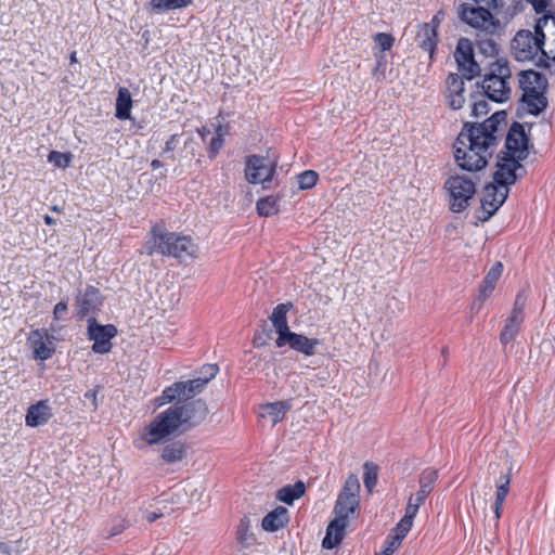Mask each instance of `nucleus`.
<instances>
[{
  "label": "nucleus",
  "mask_w": 555,
  "mask_h": 555,
  "mask_svg": "<svg viewBox=\"0 0 555 555\" xmlns=\"http://www.w3.org/2000/svg\"><path fill=\"white\" fill-rule=\"evenodd\" d=\"M505 111L494 113L481 124L464 125L454 144V158L460 168L467 171L483 169L498 145L499 127L506 124Z\"/></svg>",
  "instance_id": "nucleus-1"
},
{
  "label": "nucleus",
  "mask_w": 555,
  "mask_h": 555,
  "mask_svg": "<svg viewBox=\"0 0 555 555\" xmlns=\"http://www.w3.org/2000/svg\"><path fill=\"white\" fill-rule=\"evenodd\" d=\"M208 406L202 399L190 402H177L160 412L146 426L141 439L147 446L159 444L171 437L199 425L208 415Z\"/></svg>",
  "instance_id": "nucleus-2"
},
{
  "label": "nucleus",
  "mask_w": 555,
  "mask_h": 555,
  "mask_svg": "<svg viewBox=\"0 0 555 555\" xmlns=\"http://www.w3.org/2000/svg\"><path fill=\"white\" fill-rule=\"evenodd\" d=\"M461 21L477 30V46L486 55H494L498 52L496 43L492 36L500 28V21L493 14L481 5H472L462 3L459 10Z\"/></svg>",
  "instance_id": "nucleus-3"
},
{
  "label": "nucleus",
  "mask_w": 555,
  "mask_h": 555,
  "mask_svg": "<svg viewBox=\"0 0 555 555\" xmlns=\"http://www.w3.org/2000/svg\"><path fill=\"white\" fill-rule=\"evenodd\" d=\"M546 33L539 31L537 25L533 33L528 29H521L512 40V53L519 62L532 61L539 57L538 65L546 64L547 51L543 48Z\"/></svg>",
  "instance_id": "nucleus-4"
},
{
  "label": "nucleus",
  "mask_w": 555,
  "mask_h": 555,
  "mask_svg": "<svg viewBox=\"0 0 555 555\" xmlns=\"http://www.w3.org/2000/svg\"><path fill=\"white\" fill-rule=\"evenodd\" d=\"M512 74L507 62L496 61L491 64L489 73L482 81V90L494 102H505L511 95Z\"/></svg>",
  "instance_id": "nucleus-5"
},
{
  "label": "nucleus",
  "mask_w": 555,
  "mask_h": 555,
  "mask_svg": "<svg viewBox=\"0 0 555 555\" xmlns=\"http://www.w3.org/2000/svg\"><path fill=\"white\" fill-rule=\"evenodd\" d=\"M448 192L449 208L452 212L464 211L474 198L476 193L475 182L465 176H451L444 182Z\"/></svg>",
  "instance_id": "nucleus-6"
},
{
  "label": "nucleus",
  "mask_w": 555,
  "mask_h": 555,
  "mask_svg": "<svg viewBox=\"0 0 555 555\" xmlns=\"http://www.w3.org/2000/svg\"><path fill=\"white\" fill-rule=\"evenodd\" d=\"M197 249V245L190 236L166 231L160 236L159 253L162 255L185 260L195 257Z\"/></svg>",
  "instance_id": "nucleus-7"
},
{
  "label": "nucleus",
  "mask_w": 555,
  "mask_h": 555,
  "mask_svg": "<svg viewBox=\"0 0 555 555\" xmlns=\"http://www.w3.org/2000/svg\"><path fill=\"white\" fill-rule=\"evenodd\" d=\"M359 492L360 482L358 477L356 475L348 476L334 507L335 517L348 520L349 515L353 514L359 507Z\"/></svg>",
  "instance_id": "nucleus-8"
},
{
  "label": "nucleus",
  "mask_w": 555,
  "mask_h": 555,
  "mask_svg": "<svg viewBox=\"0 0 555 555\" xmlns=\"http://www.w3.org/2000/svg\"><path fill=\"white\" fill-rule=\"evenodd\" d=\"M276 163L259 155L246 159L245 178L253 184L270 182L275 172Z\"/></svg>",
  "instance_id": "nucleus-9"
},
{
  "label": "nucleus",
  "mask_w": 555,
  "mask_h": 555,
  "mask_svg": "<svg viewBox=\"0 0 555 555\" xmlns=\"http://www.w3.org/2000/svg\"><path fill=\"white\" fill-rule=\"evenodd\" d=\"M89 339L93 340L92 350L95 353H107L112 349V338L117 335V328L113 324L101 325L94 317L88 319Z\"/></svg>",
  "instance_id": "nucleus-10"
},
{
  "label": "nucleus",
  "mask_w": 555,
  "mask_h": 555,
  "mask_svg": "<svg viewBox=\"0 0 555 555\" xmlns=\"http://www.w3.org/2000/svg\"><path fill=\"white\" fill-rule=\"evenodd\" d=\"M454 57L459 65V70L466 79L472 80L480 74V66L474 59L472 40L467 38L459 39Z\"/></svg>",
  "instance_id": "nucleus-11"
},
{
  "label": "nucleus",
  "mask_w": 555,
  "mask_h": 555,
  "mask_svg": "<svg viewBox=\"0 0 555 555\" xmlns=\"http://www.w3.org/2000/svg\"><path fill=\"white\" fill-rule=\"evenodd\" d=\"M508 196V189L499 186L495 182L485 186L483 196L481 198V214L478 219L481 221L489 220L495 211L504 204Z\"/></svg>",
  "instance_id": "nucleus-12"
},
{
  "label": "nucleus",
  "mask_w": 555,
  "mask_h": 555,
  "mask_svg": "<svg viewBox=\"0 0 555 555\" xmlns=\"http://www.w3.org/2000/svg\"><path fill=\"white\" fill-rule=\"evenodd\" d=\"M528 143L529 139L525 133L522 125L519 122H514L506 135V152H501L500 155L525 160L528 157Z\"/></svg>",
  "instance_id": "nucleus-13"
},
{
  "label": "nucleus",
  "mask_w": 555,
  "mask_h": 555,
  "mask_svg": "<svg viewBox=\"0 0 555 555\" xmlns=\"http://www.w3.org/2000/svg\"><path fill=\"white\" fill-rule=\"evenodd\" d=\"M515 157L504 155L498 156L496 171L493 173V181L501 188L508 189L518 179V170H524L520 162Z\"/></svg>",
  "instance_id": "nucleus-14"
},
{
  "label": "nucleus",
  "mask_w": 555,
  "mask_h": 555,
  "mask_svg": "<svg viewBox=\"0 0 555 555\" xmlns=\"http://www.w3.org/2000/svg\"><path fill=\"white\" fill-rule=\"evenodd\" d=\"M103 296L99 288L87 285L83 291H79L76 297V308L79 318L93 317L103 305Z\"/></svg>",
  "instance_id": "nucleus-15"
},
{
  "label": "nucleus",
  "mask_w": 555,
  "mask_h": 555,
  "mask_svg": "<svg viewBox=\"0 0 555 555\" xmlns=\"http://www.w3.org/2000/svg\"><path fill=\"white\" fill-rule=\"evenodd\" d=\"M52 415V408L48 400H40L28 408L25 423L29 427H38L47 424Z\"/></svg>",
  "instance_id": "nucleus-16"
},
{
  "label": "nucleus",
  "mask_w": 555,
  "mask_h": 555,
  "mask_svg": "<svg viewBox=\"0 0 555 555\" xmlns=\"http://www.w3.org/2000/svg\"><path fill=\"white\" fill-rule=\"evenodd\" d=\"M438 15L433 18V24H423L416 35L417 46L426 52L433 55L437 46V26Z\"/></svg>",
  "instance_id": "nucleus-17"
},
{
  "label": "nucleus",
  "mask_w": 555,
  "mask_h": 555,
  "mask_svg": "<svg viewBox=\"0 0 555 555\" xmlns=\"http://www.w3.org/2000/svg\"><path fill=\"white\" fill-rule=\"evenodd\" d=\"M464 81L457 74H450L447 78V99L449 106L452 109H460L463 107L465 98Z\"/></svg>",
  "instance_id": "nucleus-18"
},
{
  "label": "nucleus",
  "mask_w": 555,
  "mask_h": 555,
  "mask_svg": "<svg viewBox=\"0 0 555 555\" xmlns=\"http://www.w3.org/2000/svg\"><path fill=\"white\" fill-rule=\"evenodd\" d=\"M464 81L457 74H450L447 78V99L449 106L452 109H460L463 107L465 98Z\"/></svg>",
  "instance_id": "nucleus-19"
},
{
  "label": "nucleus",
  "mask_w": 555,
  "mask_h": 555,
  "mask_svg": "<svg viewBox=\"0 0 555 555\" xmlns=\"http://www.w3.org/2000/svg\"><path fill=\"white\" fill-rule=\"evenodd\" d=\"M519 87L522 93L546 90L547 80L544 75L534 70H524L519 74Z\"/></svg>",
  "instance_id": "nucleus-20"
},
{
  "label": "nucleus",
  "mask_w": 555,
  "mask_h": 555,
  "mask_svg": "<svg viewBox=\"0 0 555 555\" xmlns=\"http://www.w3.org/2000/svg\"><path fill=\"white\" fill-rule=\"evenodd\" d=\"M346 527L347 520L335 517L326 528L322 546L326 550H332L339 545L344 538Z\"/></svg>",
  "instance_id": "nucleus-21"
},
{
  "label": "nucleus",
  "mask_w": 555,
  "mask_h": 555,
  "mask_svg": "<svg viewBox=\"0 0 555 555\" xmlns=\"http://www.w3.org/2000/svg\"><path fill=\"white\" fill-rule=\"evenodd\" d=\"M195 395L184 382H177L164 389L162 393V403H169L175 400L177 402H190Z\"/></svg>",
  "instance_id": "nucleus-22"
},
{
  "label": "nucleus",
  "mask_w": 555,
  "mask_h": 555,
  "mask_svg": "<svg viewBox=\"0 0 555 555\" xmlns=\"http://www.w3.org/2000/svg\"><path fill=\"white\" fill-rule=\"evenodd\" d=\"M503 271V264L501 262H495L491 269L488 271L485 276L481 285H480V295L477 300L479 301L478 309L481 308L483 301L492 294L498 280L500 279Z\"/></svg>",
  "instance_id": "nucleus-23"
},
{
  "label": "nucleus",
  "mask_w": 555,
  "mask_h": 555,
  "mask_svg": "<svg viewBox=\"0 0 555 555\" xmlns=\"http://www.w3.org/2000/svg\"><path fill=\"white\" fill-rule=\"evenodd\" d=\"M289 520L288 511L286 507L278 506L268 513L262 519V528L266 531L274 532L283 528Z\"/></svg>",
  "instance_id": "nucleus-24"
},
{
  "label": "nucleus",
  "mask_w": 555,
  "mask_h": 555,
  "mask_svg": "<svg viewBox=\"0 0 555 555\" xmlns=\"http://www.w3.org/2000/svg\"><path fill=\"white\" fill-rule=\"evenodd\" d=\"M44 335L42 331L35 330L31 331L28 336V343L30 344L33 351H34V358L36 360H48L51 358L53 349L48 346V344L44 340Z\"/></svg>",
  "instance_id": "nucleus-25"
},
{
  "label": "nucleus",
  "mask_w": 555,
  "mask_h": 555,
  "mask_svg": "<svg viewBox=\"0 0 555 555\" xmlns=\"http://www.w3.org/2000/svg\"><path fill=\"white\" fill-rule=\"evenodd\" d=\"M292 400L267 403L262 405V412L260 413V416L269 417L272 422V425H275L285 417V414L292 409Z\"/></svg>",
  "instance_id": "nucleus-26"
},
{
  "label": "nucleus",
  "mask_w": 555,
  "mask_h": 555,
  "mask_svg": "<svg viewBox=\"0 0 555 555\" xmlns=\"http://www.w3.org/2000/svg\"><path fill=\"white\" fill-rule=\"evenodd\" d=\"M545 90H539L531 93H522L521 102L528 113L539 115L547 106V99L544 95Z\"/></svg>",
  "instance_id": "nucleus-27"
},
{
  "label": "nucleus",
  "mask_w": 555,
  "mask_h": 555,
  "mask_svg": "<svg viewBox=\"0 0 555 555\" xmlns=\"http://www.w3.org/2000/svg\"><path fill=\"white\" fill-rule=\"evenodd\" d=\"M305 482L298 480L294 485H286L280 488L275 493V498L287 505H292L294 501L300 499L305 494Z\"/></svg>",
  "instance_id": "nucleus-28"
},
{
  "label": "nucleus",
  "mask_w": 555,
  "mask_h": 555,
  "mask_svg": "<svg viewBox=\"0 0 555 555\" xmlns=\"http://www.w3.org/2000/svg\"><path fill=\"white\" fill-rule=\"evenodd\" d=\"M186 455V446L181 441L166 444L160 452L162 460L167 464L181 462Z\"/></svg>",
  "instance_id": "nucleus-29"
},
{
  "label": "nucleus",
  "mask_w": 555,
  "mask_h": 555,
  "mask_svg": "<svg viewBox=\"0 0 555 555\" xmlns=\"http://www.w3.org/2000/svg\"><path fill=\"white\" fill-rule=\"evenodd\" d=\"M319 345L320 340L317 338H308L307 336L297 333H294L292 336L291 348L308 357L315 353V349Z\"/></svg>",
  "instance_id": "nucleus-30"
},
{
  "label": "nucleus",
  "mask_w": 555,
  "mask_h": 555,
  "mask_svg": "<svg viewBox=\"0 0 555 555\" xmlns=\"http://www.w3.org/2000/svg\"><path fill=\"white\" fill-rule=\"evenodd\" d=\"M131 107H132V99H131L130 91L125 87L119 88L117 100H116L115 116L121 120L129 119Z\"/></svg>",
  "instance_id": "nucleus-31"
},
{
  "label": "nucleus",
  "mask_w": 555,
  "mask_h": 555,
  "mask_svg": "<svg viewBox=\"0 0 555 555\" xmlns=\"http://www.w3.org/2000/svg\"><path fill=\"white\" fill-rule=\"evenodd\" d=\"M291 309H293L292 302L280 304L273 309L270 320L275 330L286 331L289 328L286 315Z\"/></svg>",
  "instance_id": "nucleus-32"
},
{
  "label": "nucleus",
  "mask_w": 555,
  "mask_h": 555,
  "mask_svg": "<svg viewBox=\"0 0 555 555\" xmlns=\"http://www.w3.org/2000/svg\"><path fill=\"white\" fill-rule=\"evenodd\" d=\"M418 512V504H414V495H411L408 501L405 514L403 518L398 522L397 530L401 532H409L413 525V519Z\"/></svg>",
  "instance_id": "nucleus-33"
},
{
  "label": "nucleus",
  "mask_w": 555,
  "mask_h": 555,
  "mask_svg": "<svg viewBox=\"0 0 555 555\" xmlns=\"http://www.w3.org/2000/svg\"><path fill=\"white\" fill-rule=\"evenodd\" d=\"M522 321L524 320L512 315L506 320L504 328L500 335V340L503 345H507L508 343L514 340V338L519 332Z\"/></svg>",
  "instance_id": "nucleus-34"
},
{
  "label": "nucleus",
  "mask_w": 555,
  "mask_h": 555,
  "mask_svg": "<svg viewBox=\"0 0 555 555\" xmlns=\"http://www.w3.org/2000/svg\"><path fill=\"white\" fill-rule=\"evenodd\" d=\"M257 211L260 216L270 217L279 211V202L273 196L260 198L257 202Z\"/></svg>",
  "instance_id": "nucleus-35"
},
{
  "label": "nucleus",
  "mask_w": 555,
  "mask_h": 555,
  "mask_svg": "<svg viewBox=\"0 0 555 555\" xmlns=\"http://www.w3.org/2000/svg\"><path fill=\"white\" fill-rule=\"evenodd\" d=\"M408 532H401L395 528V534L389 535L385 541L384 550L376 555H392L401 545L402 540L405 538Z\"/></svg>",
  "instance_id": "nucleus-36"
},
{
  "label": "nucleus",
  "mask_w": 555,
  "mask_h": 555,
  "mask_svg": "<svg viewBox=\"0 0 555 555\" xmlns=\"http://www.w3.org/2000/svg\"><path fill=\"white\" fill-rule=\"evenodd\" d=\"M363 483L369 492H372L374 487L377 485L378 467L372 462H365L363 465Z\"/></svg>",
  "instance_id": "nucleus-37"
},
{
  "label": "nucleus",
  "mask_w": 555,
  "mask_h": 555,
  "mask_svg": "<svg viewBox=\"0 0 555 555\" xmlns=\"http://www.w3.org/2000/svg\"><path fill=\"white\" fill-rule=\"evenodd\" d=\"M163 234H165V231L160 227L154 225L151 230V238L143 247L142 253L149 256L153 255L155 251L159 253L160 236H163Z\"/></svg>",
  "instance_id": "nucleus-38"
},
{
  "label": "nucleus",
  "mask_w": 555,
  "mask_h": 555,
  "mask_svg": "<svg viewBox=\"0 0 555 555\" xmlns=\"http://www.w3.org/2000/svg\"><path fill=\"white\" fill-rule=\"evenodd\" d=\"M192 0H152L151 7L159 12L185 8Z\"/></svg>",
  "instance_id": "nucleus-39"
},
{
  "label": "nucleus",
  "mask_w": 555,
  "mask_h": 555,
  "mask_svg": "<svg viewBox=\"0 0 555 555\" xmlns=\"http://www.w3.org/2000/svg\"><path fill=\"white\" fill-rule=\"evenodd\" d=\"M237 541L244 546H250L255 542L254 534L249 531V519L243 517L237 528Z\"/></svg>",
  "instance_id": "nucleus-40"
},
{
  "label": "nucleus",
  "mask_w": 555,
  "mask_h": 555,
  "mask_svg": "<svg viewBox=\"0 0 555 555\" xmlns=\"http://www.w3.org/2000/svg\"><path fill=\"white\" fill-rule=\"evenodd\" d=\"M438 479V472L433 468L423 470L420 476V488L431 492Z\"/></svg>",
  "instance_id": "nucleus-41"
},
{
  "label": "nucleus",
  "mask_w": 555,
  "mask_h": 555,
  "mask_svg": "<svg viewBox=\"0 0 555 555\" xmlns=\"http://www.w3.org/2000/svg\"><path fill=\"white\" fill-rule=\"evenodd\" d=\"M318 179L319 175L314 170H306L297 176L298 188L309 190L317 184Z\"/></svg>",
  "instance_id": "nucleus-42"
},
{
  "label": "nucleus",
  "mask_w": 555,
  "mask_h": 555,
  "mask_svg": "<svg viewBox=\"0 0 555 555\" xmlns=\"http://www.w3.org/2000/svg\"><path fill=\"white\" fill-rule=\"evenodd\" d=\"M509 476L504 475L500 478L498 485H496V494H495V502L498 505H503L507 494H508V488H509Z\"/></svg>",
  "instance_id": "nucleus-43"
},
{
  "label": "nucleus",
  "mask_w": 555,
  "mask_h": 555,
  "mask_svg": "<svg viewBox=\"0 0 555 555\" xmlns=\"http://www.w3.org/2000/svg\"><path fill=\"white\" fill-rule=\"evenodd\" d=\"M375 43L380 48V53L391 49L393 44V37L386 33H378L374 36Z\"/></svg>",
  "instance_id": "nucleus-44"
},
{
  "label": "nucleus",
  "mask_w": 555,
  "mask_h": 555,
  "mask_svg": "<svg viewBox=\"0 0 555 555\" xmlns=\"http://www.w3.org/2000/svg\"><path fill=\"white\" fill-rule=\"evenodd\" d=\"M48 160L54 164L55 167L66 168L69 165L70 158L64 153L52 151L48 156Z\"/></svg>",
  "instance_id": "nucleus-45"
},
{
  "label": "nucleus",
  "mask_w": 555,
  "mask_h": 555,
  "mask_svg": "<svg viewBox=\"0 0 555 555\" xmlns=\"http://www.w3.org/2000/svg\"><path fill=\"white\" fill-rule=\"evenodd\" d=\"M525 306H526V297L524 296L522 293H519L516 296V299H515V302H514V307H513V311H512L511 315L524 320V309H525Z\"/></svg>",
  "instance_id": "nucleus-46"
},
{
  "label": "nucleus",
  "mask_w": 555,
  "mask_h": 555,
  "mask_svg": "<svg viewBox=\"0 0 555 555\" xmlns=\"http://www.w3.org/2000/svg\"><path fill=\"white\" fill-rule=\"evenodd\" d=\"M276 333L279 334V337L276 338V346L278 347H283L284 345H288L291 347V343H292V336L294 335V332H292L289 328H287L286 331L284 330H275Z\"/></svg>",
  "instance_id": "nucleus-47"
},
{
  "label": "nucleus",
  "mask_w": 555,
  "mask_h": 555,
  "mask_svg": "<svg viewBox=\"0 0 555 555\" xmlns=\"http://www.w3.org/2000/svg\"><path fill=\"white\" fill-rule=\"evenodd\" d=\"M223 138H222V134H218L217 137L212 138L210 143H209V147H208V151H209V156L212 158L217 155V153L220 151V149L222 147L223 145Z\"/></svg>",
  "instance_id": "nucleus-48"
},
{
  "label": "nucleus",
  "mask_w": 555,
  "mask_h": 555,
  "mask_svg": "<svg viewBox=\"0 0 555 555\" xmlns=\"http://www.w3.org/2000/svg\"><path fill=\"white\" fill-rule=\"evenodd\" d=\"M489 112L488 103L485 100L476 101L473 104L472 115L479 117L486 115Z\"/></svg>",
  "instance_id": "nucleus-49"
},
{
  "label": "nucleus",
  "mask_w": 555,
  "mask_h": 555,
  "mask_svg": "<svg viewBox=\"0 0 555 555\" xmlns=\"http://www.w3.org/2000/svg\"><path fill=\"white\" fill-rule=\"evenodd\" d=\"M184 383L186 384L188 387L191 388V390H193V393L196 395L199 393L207 385V379H201V377H197L194 379L186 380Z\"/></svg>",
  "instance_id": "nucleus-50"
},
{
  "label": "nucleus",
  "mask_w": 555,
  "mask_h": 555,
  "mask_svg": "<svg viewBox=\"0 0 555 555\" xmlns=\"http://www.w3.org/2000/svg\"><path fill=\"white\" fill-rule=\"evenodd\" d=\"M219 369L216 364H207L205 366H203L202 369V375L203 376H199L201 379H207V383L212 379L217 373H218Z\"/></svg>",
  "instance_id": "nucleus-51"
},
{
  "label": "nucleus",
  "mask_w": 555,
  "mask_h": 555,
  "mask_svg": "<svg viewBox=\"0 0 555 555\" xmlns=\"http://www.w3.org/2000/svg\"><path fill=\"white\" fill-rule=\"evenodd\" d=\"M178 134H172L165 143L163 154L171 153L177 149L178 145Z\"/></svg>",
  "instance_id": "nucleus-52"
},
{
  "label": "nucleus",
  "mask_w": 555,
  "mask_h": 555,
  "mask_svg": "<svg viewBox=\"0 0 555 555\" xmlns=\"http://www.w3.org/2000/svg\"><path fill=\"white\" fill-rule=\"evenodd\" d=\"M66 312H67V302L60 301L55 305L53 314L56 320H60L63 317V314H65Z\"/></svg>",
  "instance_id": "nucleus-53"
},
{
  "label": "nucleus",
  "mask_w": 555,
  "mask_h": 555,
  "mask_svg": "<svg viewBox=\"0 0 555 555\" xmlns=\"http://www.w3.org/2000/svg\"><path fill=\"white\" fill-rule=\"evenodd\" d=\"M527 2L531 3L534 10L540 13L544 12L545 9L548 5L550 0H526Z\"/></svg>",
  "instance_id": "nucleus-54"
},
{
  "label": "nucleus",
  "mask_w": 555,
  "mask_h": 555,
  "mask_svg": "<svg viewBox=\"0 0 555 555\" xmlns=\"http://www.w3.org/2000/svg\"><path fill=\"white\" fill-rule=\"evenodd\" d=\"M376 57H377V65L373 72V75L377 80H380L385 77L384 70H380L383 55L382 54L376 55Z\"/></svg>",
  "instance_id": "nucleus-55"
},
{
  "label": "nucleus",
  "mask_w": 555,
  "mask_h": 555,
  "mask_svg": "<svg viewBox=\"0 0 555 555\" xmlns=\"http://www.w3.org/2000/svg\"><path fill=\"white\" fill-rule=\"evenodd\" d=\"M145 518L149 522H154L155 520L162 518L165 516V513L159 511V512H149L146 511L145 513Z\"/></svg>",
  "instance_id": "nucleus-56"
},
{
  "label": "nucleus",
  "mask_w": 555,
  "mask_h": 555,
  "mask_svg": "<svg viewBox=\"0 0 555 555\" xmlns=\"http://www.w3.org/2000/svg\"><path fill=\"white\" fill-rule=\"evenodd\" d=\"M429 493L430 492H428L427 490L420 488V490L417 491V493L414 496V501H418V503H424L425 500L427 499V496L429 495Z\"/></svg>",
  "instance_id": "nucleus-57"
},
{
  "label": "nucleus",
  "mask_w": 555,
  "mask_h": 555,
  "mask_svg": "<svg viewBox=\"0 0 555 555\" xmlns=\"http://www.w3.org/2000/svg\"><path fill=\"white\" fill-rule=\"evenodd\" d=\"M96 396H98V390L94 389V390H89L85 393V397L87 399H90L92 401V404L94 406V409L98 408V401H96Z\"/></svg>",
  "instance_id": "nucleus-58"
},
{
  "label": "nucleus",
  "mask_w": 555,
  "mask_h": 555,
  "mask_svg": "<svg viewBox=\"0 0 555 555\" xmlns=\"http://www.w3.org/2000/svg\"><path fill=\"white\" fill-rule=\"evenodd\" d=\"M477 4H485L488 8H496V0H474Z\"/></svg>",
  "instance_id": "nucleus-59"
},
{
  "label": "nucleus",
  "mask_w": 555,
  "mask_h": 555,
  "mask_svg": "<svg viewBox=\"0 0 555 555\" xmlns=\"http://www.w3.org/2000/svg\"><path fill=\"white\" fill-rule=\"evenodd\" d=\"M493 509H494L495 520L498 522L501 517V514H502L503 505H498V503H494Z\"/></svg>",
  "instance_id": "nucleus-60"
},
{
  "label": "nucleus",
  "mask_w": 555,
  "mask_h": 555,
  "mask_svg": "<svg viewBox=\"0 0 555 555\" xmlns=\"http://www.w3.org/2000/svg\"><path fill=\"white\" fill-rule=\"evenodd\" d=\"M151 167L153 169L159 168V167H162V162L158 160V159H153L152 163H151Z\"/></svg>",
  "instance_id": "nucleus-61"
},
{
  "label": "nucleus",
  "mask_w": 555,
  "mask_h": 555,
  "mask_svg": "<svg viewBox=\"0 0 555 555\" xmlns=\"http://www.w3.org/2000/svg\"><path fill=\"white\" fill-rule=\"evenodd\" d=\"M124 528L125 527L122 525H120L119 527H115V529L111 532V535H116V534L122 532Z\"/></svg>",
  "instance_id": "nucleus-62"
},
{
  "label": "nucleus",
  "mask_w": 555,
  "mask_h": 555,
  "mask_svg": "<svg viewBox=\"0 0 555 555\" xmlns=\"http://www.w3.org/2000/svg\"><path fill=\"white\" fill-rule=\"evenodd\" d=\"M0 552L9 553V545L4 542H0Z\"/></svg>",
  "instance_id": "nucleus-63"
},
{
  "label": "nucleus",
  "mask_w": 555,
  "mask_h": 555,
  "mask_svg": "<svg viewBox=\"0 0 555 555\" xmlns=\"http://www.w3.org/2000/svg\"><path fill=\"white\" fill-rule=\"evenodd\" d=\"M70 63H77V53L75 51L70 53Z\"/></svg>",
  "instance_id": "nucleus-64"
}]
</instances>
